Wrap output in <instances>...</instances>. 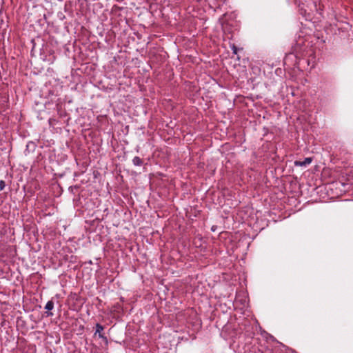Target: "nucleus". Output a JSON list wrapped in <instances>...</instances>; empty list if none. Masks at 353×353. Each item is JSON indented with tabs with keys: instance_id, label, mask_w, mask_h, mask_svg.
<instances>
[{
	"instance_id": "nucleus-1",
	"label": "nucleus",
	"mask_w": 353,
	"mask_h": 353,
	"mask_svg": "<svg viewBox=\"0 0 353 353\" xmlns=\"http://www.w3.org/2000/svg\"><path fill=\"white\" fill-rule=\"evenodd\" d=\"M103 330H104V327L103 325H101L99 323H97L95 334H97L98 333L99 334V336L100 338L103 339V340H105L107 342L108 341L107 337L105 336L103 334H101V332Z\"/></svg>"
},
{
	"instance_id": "nucleus-2",
	"label": "nucleus",
	"mask_w": 353,
	"mask_h": 353,
	"mask_svg": "<svg viewBox=\"0 0 353 353\" xmlns=\"http://www.w3.org/2000/svg\"><path fill=\"white\" fill-rule=\"evenodd\" d=\"M312 159L311 157H307L302 161H296L294 164L296 165H299V166H306V165L310 164L312 163Z\"/></svg>"
},
{
	"instance_id": "nucleus-3",
	"label": "nucleus",
	"mask_w": 353,
	"mask_h": 353,
	"mask_svg": "<svg viewBox=\"0 0 353 353\" xmlns=\"http://www.w3.org/2000/svg\"><path fill=\"white\" fill-rule=\"evenodd\" d=\"M132 163L136 166H141L143 165V160L139 157H134L132 159Z\"/></svg>"
},
{
	"instance_id": "nucleus-4",
	"label": "nucleus",
	"mask_w": 353,
	"mask_h": 353,
	"mask_svg": "<svg viewBox=\"0 0 353 353\" xmlns=\"http://www.w3.org/2000/svg\"><path fill=\"white\" fill-rule=\"evenodd\" d=\"M53 307H54V302L52 301H49L47 302L45 309L50 311L53 309Z\"/></svg>"
},
{
	"instance_id": "nucleus-5",
	"label": "nucleus",
	"mask_w": 353,
	"mask_h": 353,
	"mask_svg": "<svg viewBox=\"0 0 353 353\" xmlns=\"http://www.w3.org/2000/svg\"><path fill=\"white\" fill-rule=\"evenodd\" d=\"M32 148H33V149H34L35 144L33 142L28 143V144L26 145V150L29 151L30 149L32 150Z\"/></svg>"
},
{
	"instance_id": "nucleus-6",
	"label": "nucleus",
	"mask_w": 353,
	"mask_h": 353,
	"mask_svg": "<svg viewBox=\"0 0 353 353\" xmlns=\"http://www.w3.org/2000/svg\"><path fill=\"white\" fill-rule=\"evenodd\" d=\"M230 47L232 48V53L234 54H237V52H238V48L237 47L235 46L234 43H232L230 45Z\"/></svg>"
},
{
	"instance_id": "nucleus-7",
	"label": "nucleus",
	"mask_w": 353,
	"mask_h": 353,
	"mask_svg": "<svg viewBox=\"0 0 353 353\" xmlns=\"http://www.w3.org/2000/svg\"><path fill=\"white\" fill-rule=\"evenodd\" d=\"M6 186V183L3 180H0V191H2Z\"/></svg>"
},
{
	"instance_id": "nucleus-8",
	"label": "nucleus",
	"mask_w": 353,
	"mask_h": 353,
	"mask_svg": "<svg viewBox=\"0 0 353 353\" xmlns=\"http://www.w3.org/2000/svg\"><path fill=\"white\" fill-rule=\"evenodd\" d=\"M47 316H52V312H49V313H48Z\"/></svg>"
}]
</instances>
